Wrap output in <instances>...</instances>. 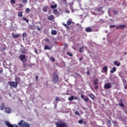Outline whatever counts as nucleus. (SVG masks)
Segmentation results:
<instances>
[{"label": "nucleus", "instance_id": "1", "mask_svg": "<svg viewBox=\"0 0 127 127\" xmlns=\"http://www.w3.org/2000/svg\"><path fill=\"white\" fill-rule=\"evenodd\" d=\"M21 127H30V125L23 120H21L17 124Z\"/></svg>", "mask_w": 127, "mask_h": 127}, {"label": "nucleus", "instance_id": "2", "mask_svg": "<svg viewBox=\"0 0 127 127\" xmlns=\"http://www.w3.org/2000/svg\"><path fill=\"white\" fill-rule=\"evenodd\" d=\"M57 127H69L68 125L64 122H57L55 123Z\"/></svg>", "mask_w": 127, "mask_h": 127}, {"label": "nucleus", "instance_id": "3", "mask_svg": "<svg viewBox=\"0 0 127 127\" xmlns=\"http://www.w3.org/2000/svg\"><path fill=\"white\" fill-rule=\"evenodd\" d=\"M53 81L54 82V83H56L58 81H59V76H58V75H57V73L56 72H53Z\"/></svg>", "mask_w": 127, "mask_h": 127}, {"label": "nucleus", "instance_id": "4", "mask_svg": "<svg viewBox=\"0 0 127 127\" xmlns=\"http://www.w3.org/2000/svg\"><path fill=\"white\" fill-rule=\"evenodd\" d=\"M19 58L23 63H26L27 62V59H26L25 55L20 54Z\"/></svg>", "mask_w": 127, "mask_h": 127}, {"label": "nucleus", "instance_id": "5", "mask_svg": "<svg viewBox=\"0 0 127 127\" xmlns=\"http://www.w3.org/2000/svg\"><path fill=\"white\" fill-rule=\"evenodd\" d=\"M8 85H9L10 87H13V88H17L18 82L17 81H8Z\"/></svg>", "mask_w": 127, "mask_h": 127}, {"label": "nucleus", "instance_id": "6", "mask_svg": "<svg viewBox=\"0 0 127 127\" xmlns=\"http://www.w3.org/2000/svg\"><path fill=\"white\" fill-rule=\"evenodd\" d=\"M67 24H65V23H63V25L65 27L66 29V30H70V27L68 25H71V24L72 23V21L71 20H68L66 22Z\"/></svg>", "mask_w": 127, "mask_h": 127}, {"label": "nucleus", "instance_id": "7", "mask_svg": "<svg viewBox=\"0 0 127 127\" xmlns=\"http://www.w3.org/2000/svg\"><path fill=\"white\" fill-rule=\"evenodd\" d=\"M4 110H5V113H6V114H11V109L10 108L5 107Z\"/></svg>", "mask_w": 127, "mask_h": 127}, {"label": "nucleus", "instance_id": "8", "mask_svg": "<svg viewBox=\"0 0 127 127\" xmlns=\"http://www.w3.org/2000/svg\"><path fill=\"white\" fill-rule=\"evenodd\" d=\"M104 87L105 89H111L112 88V84H111V83H107L104 85Z\"/></svg>", "mask_w": 127, "mask_h": 127}, {"label": "nucleus", "instance_id": "9", "mask_svg": "<svg viewBox=\"0 0 127 127\" xmlns=\"http://www.w3.org/2000/svg\"><path fill=\"white\" fill-rule=\"evenodd\" d=\"M116 29H121L122 28H125L126 27H127V26H126V25H117L116 26Z\"/></svg>", "mask_w": 127, "mask_h": 127}, {"label": "nucleus", "instance_id": "10", "mask_svg": "<svg viewBox=\"0 0 127 127\" xmlns=\"http://www.w3.org/2000/svg\"><path fill=\"white\" fill-rule=\"evenodd\" d=\"M5 125L8 127H14V126H13L12 124H10V123L8 121L5 122Z\"/></svg>", "mask_w": 127, "mask_h": 127}, {"label": "nucleus", "instance_id": "11", "mask_svg": "<svg viewBox=\"0 0 127 127\" xmlns=\"http://www.w3.org/2000/svg\"><path fill=\"white\" fill-rule=\"evenodd\" d=\"M53 13L54 14H56V15H58V14H59V12L58 11V10H57V9H54L53 10Z\"/></svg>", "mask_w": 127, "mask_h": 127}, {"label": "nucleus", "instance_id": "12", "mask_svg": "<svg viewBox=\"0 0 127 127\" xmlns=\"http://www.w3.org/2000/svg\"><path fill=\"white\" fill-rule=\"evenodd\" d=\"M11 36H12L13 38H18V37H19V35L15 34L14 33H12L11 34Z\"/></svg>", "mask_w": 127, "mask_h": 127}, {"label": "nucleus", "instance_id": "13", "mask_svg": "<svg viewBox=\"0 0 127 127\" xmlns=\"http://www.w3.org/2000/svg\"><path fill=\"white\" fill-rule=\"evenodd\" d=\"M5 105H4V103H1L0 105V110H1V111H3L4 108H5Z\"/></svg>", "mask_w": 127, "mask_h": 127}, {"label": "nucleus", "instance_id": "14", "mask_svg": "<svg viewBox=\"0 0 127 127\" xmlns=\"http://www.w3.org/2000/svg\"><path fill=\"white\" fill-rule=\"evenodd\" d=\"M48 19L50 21H52L54 19V16L53 15H51L48 17Z\"/></svg>", "mask_w": 127, "mask_h": 127}, {"label": "nucleus", "instance_id": "15", "mask_svg": "<svg viewBox=\"0 0 127 127\" xmlns=\"http://www.w3.org/2000/svg\"><path fill=\"white\" fill-rule=\"evenodd\" d=\"M42 10L44 11V12H47V10H48V6H45L43 7Z\"/></svg>", "mask_w": 127, "mask_h": 127}, {"label": "nucleus", "instance_id": "16", "mask_svg": "<svg viewBox=\"0 0 127 127\" xmlns=\"http://www.w3.org/2000/svg\"><path fill=\"white\" fill-rule=\"evenodd\" d=\"M20 52L23 54H25L26 53V50L25 49H20Z\"/></svg>", "mask_w": 127, "mask_h": 127}, {"label": "nucleus", "instance_id": "17", "mask_svg": "<svg viewBox=\"0 0 127 127\" xmlns=\"http://www.w3.org/2000/svg\"><path fill=\"white\" fill-rule=\"evenodd\" d=\"M93 83L94 84V85H97L99 84V79L98 78L95 79Z\"/></svg>", "mask_w": 127, "mask_h": 127}, {"label": "nucleus", "instance_id": "18", "mask_svg": "<svg viewBox=\"0 0 127 127\" xmlns=\"http://www.w3.org/2000/svg\"><path fill=\"white\" fill-rule=\"evenodd\" d=\"M85 31L86 32H92V28H90V27H87L85 29Z\"/></svg>", "mask_w": 127, "mask_h": 127}, {"label": "nucleus", "instance_id": "19", "mask_svg": "<svg viewBox=\"0 0 127 127\" xmlns=\"http://www.w3.org/2000/svg\"><path fill=\"white\" fill-rule=\"evenodd\" d=\"M45 50H50L51 49V47L49 46L46 45L44 47Z\"/></svg>", "mask_w": 127, "mask_h": 127}, {"label": "nucleus", "instance_id": "20", "mask_svg": "<svg viewBox=\"0 0 127 127\" xmlns=\"http://www.w3.org/2000/svg\"><path fill=\"white\" fill-rule=\"evenodd\" d=\"M52 35H56L57 34V31L54 30L51 31Z\"/></svg>", "mask_w": 127, "mask_h": 127}, {"label": "nucleus", "instance_id": "21", "mask_svg": "<svg viewBox=\"0 0 127 127\" xmlns=\"http://www.w3.org/2000/svg\"><path fill=\"white\" fill-rule=\"evenodd\" d=\"M114 65H116L117 67H119L121 65V63H118V62L117 61H114Z\"/></svg>", "mask_w": 127, "mask_h": 127}, {"label": "nucleus", "instance_id": "22", "mask_svg": "<svg viewBox=\"0 0 127 127\" xmlns=\"http://www.w3.org/2000/svg\"><path fill=\"white\" fill-rule=\"evenodd\" d=\"M120 102L121 103L119 104V106H120V107H122V108L125 107V105L123 103V99H120Z\"/></svg>", "mask_w": 127, "mask_h": 127}, {"label": "nucleus", "instance_id": "23", "mask_svg": "<svg viewBox=\"0 0 127 127\" xmlns=\"http://www.w3.org/2000/svg\"><path fill=\"white\" fill-rule=\"evenodd\" d=\"M89 97L92 99V100H94L95 99V96L93 93H90L89 94Z\"/></svg>", "mask_w": 127, "mask_h": 127}, {"label": "nucleus", "instance_id": "24", "mask_svg": "<svg viewBox=\"0 0 127 127\" xmlns=\"http://www.w3.org/2000/svg\"><path fill=\"white\" fill-rule=\"evenodd\" d=\"M117 71V68H116V67H113L112 69L110 71L111 73H115Z\"/></svg>", "mask_w": 127, "mask_h": 127}, {"label": "nucleus", "instance_id": "25", "mask_svg": "<svg viewBox=\"0 0 127 127\" xmlns=\"http://www.w3.org/2000/svg\"><path fill=\"white\" fill-rule=\"evenodd\" d=\"M103 70L104 72H108V66H105L103 67Z\"/></svg>", "mask_w": 127, "mask_h": 127}, {"label": "nucleus", "instance_id": "26", "mask_svg": "<svg viewBox=\"0 0 127 127\" xmlns=\"http://www.w3.org/2000/svg\"><path fill=\"white\" fill-rule=\"evenodd\" d=\"M68 101H73L74 100V96L73 95H71L70 97L68 98Z\"/></svg>", "mask_w": 127, "mask_h": 127}, {"label": "nucleus", "instance_id": "27", "mask_svg": "<svg viewBox=\"0 0 127 127\" xmlns=\"http://www.w3.org/2000/svg\"><path fill=\"white\" fill-rule=\"evenodd\" d=\"M21 80L20 77H18L17 76L15 77V81L20 82Z\"/></svg>", "mask_w": 127, "mask_h": 127}, {"label": "nucleus", "instance_id": "28", "mask_svg": "<svg viewBox=\"0 0 127 127\" xmlns=\"http://www.w3.org/2000/svg\"><path fill=\"white\" fill-rule=\"evenodd\" d=\"M21 19L22 21L24 20L25 21H26L27 23H28V22H29V20L27 19L26 18H25V17H23Z\"/></svg>", "mask_w": 127, "mask_h": 127}, {"label": "nucleus", "instance_id": "29", "mask_svg": "<svg viewBox=\"0 0 127 127\" xmlns=\"http://www.w3.org/2000/svg\"><path fill=\"white\" fill-rule=\"evenodd\" d=\"M18 16L19 17H22V11L18 12Z\"/></svg>", "mask_w": 127, "mask_h": 127}, {"label": "nucleus", "instance_id": "30", "mask_svg": "<svg viewBox=\"0 0 127 127\" xmlns=\"http://www.w3.org/2000/svg\"><path fill=\"white\" fill-rule=\"evenodd\" d=\"M50 7L51 8H56V7H57V4H55V5H51Z\"/></svg>", "mask_w": 127, "mask_h": 127}, {"label": "nucleus", "instance_id": "31", "mask_svg": "<svg viewBox=\"0 0 127 127\" xmlns=\"http://www.w3.org/2000/svg\"><path fill=\"white\" fill-rule=\"evenodd\" d=\"M83 101H84V102H85V103H88V102H89V99L88 97H87V98H84L83 99Z\"/></svg>", "mask_w": 127, "mask_h": 127}, {"label": "nucleus", "instance_id": "32", "mask_svg": "<svg viewBox=\"0 0 127 127\" xmlns=\"http://www.w3.org/2000/svg\"><path fill=\"white\" fill-rule=\"evenodd\" d=\"M83 49H84V47H83V46L79 48V52L80 53H82V52H83V51H84V50H83Z\"/></svg>", "mask_w": 127, "mask_h": 127}, {"label": "nucleus", "instance_id": "33", "mask_svg": "<svg viewBox=\"0 0 127 127\" xmlns=\"http://www.w3.org/2000/svg\"><path fill=\"white\" fill-rule=\"evenodd\" d=\"M25 11L26 13H28L29 12H30V9H29V8H27L25 9Z\"/></svg>", "mask_w": 127, "mask_h": 127}, {"label": "nucleus", "instance_id": "34", "mask_svg": "<svg viewBox=\"0 0 127 127\" xmlns=\"http://www.w3.org/2000/svg\"><path fill=\"white\" fill-rule=\"evenodd\" d=\"M22 36L24 38L27 36V34H26V33H23L22 35Z\"/></svg>", "mask_w": 127, "mask_h": 127}, {"label": "nucleus", "instance_id": "35", "mask_svg": "<svg viewBox=\"0 0 127 127\" xmlns=\"http://www.w3.org/2000/svg\"><path fill=\"white\" fill-rule=\"evenodd\" d=\"M55 100L57 102H60V98L58 97H56Z\"/></svg>", "mask_w": 127, "mask_h": 127}, {"label": "nucleus", "instance_id": "36", "mask_svg": "<svg viewBox=\"0 0 127 127\" xmlns=\"http://www.w3.org/2000/svg\"><path fill=\"white\" fill-rule=\"evenodd\" d=\"M110 28H114L115 27H116V25L114 24V25H111L109 26Z\"/></svg>", "mask_w": 127, "mask_h": 127}, {"label": "nucleus", "instance_id": "37", "mask_svg": "<svg viewBox=\"0 0 127 127\" xmlns=\"http://www.w3.org/2000/svg\"><path fill=\"white\" fill-rule=\"evenodd\" d=\"M10 3H13V4H15V0H10Z\"/></svg>", "mask_w": 127, "mask_h": 127}, {"label": "nucleus", "instance_id": "38", "mask_svg": "<svg viewBox=\"0 0 127 127\" xmlns=\"http://www.w3.org/2000/svg\"><path fill=\"white\" fill-rule=\"evenodd\" d=\"M50 60L51 61H52V62H54V61H55V59L54 57H52L51 58Z\"/></svg>", "mask_w": 127, "mask_h": 127}, {"label": "nucleus", "instance_id": "39", "mask_svg": "<svg viewBox=\"0 0 127 127\" xmlns=\"http://www.w3.org/2000/svg\"><path fill=\"white\" fill-rule=\"evenodd\" d=\"M66 55H69L70 57H72V56H73V55H72V54L69 53V52H67Z\"/></svg>", "mask_w": 127, "mask_h": 127}, {"label": "nucleus", "instance_id": "40", "mask_svg": "<svg viewBox=\"0 0 127 127\" xmlns=\"http://www.w3.org/2000/svg\"><path fill=\"white\" fill-rule=\"evenodd\" d=\"M75 115H77V116H79V117H80V113H79V111H78L75 112Z\"/></svg>", "mask_w": 127, "mask_h": 127}, {"label": "nucleus", "instance_id": "41", "mask_svg": "<svg viewBox=\"0 0 127 127\" xmlns=\"http://www.w3.org/2000/svg\"><path fill=\"white\" fill-rule=\"evenodd\" d=\"M34 52L36 53V54H37L38 53V51H37V49L36 48H35L34 49Z\"/></svg>", "mask_w": 127, "mask_h": 127}, {"label": "nucleus", "instance_id": "42", "mask_svg": "<svg viewBox=\"0 0 127 127\" xmlns=\"http://www.w3.org/2000/svg\"><path fill=\"white\" fill-rule=\"evenodd\" d=\"M22 2L23 3H27V0H22Z\"/></svg>", "mask_w": 127, "mask_h": 127}, {"label": "nucleus", "instance_id": "43", "mask_svg": "<svg viewBox=\"0 0 127 127\" xmlns=\"http://www.w3.org/2000/svg\"><path fill=\"white\" fill-rule=\"evenodd\" d=\"M80 98H81V99H83V100L85 99V96L84 95H83V94H81V95H80Z\"/></svg>", "mask_w": 127, "mask_h": 127}, {"label": "nucleus", "instance_id": "44", "mask_svg": "<svg viewBox=\"0 0 127 127\" xmlns=\"http://www.w3.org/2000/svg\"><path fill=\"white\" fill-rule=\"evenodd\" d=\"M108 124L110 125V126H112V123L111 122L110 120H108Z\"/></svg>", "mask_w": 127, "mask_h": 127}, {"label": "nucleus", "instance_id": "45", "mask_svg": "<svg viewBox=\"0 0 127 127\" xmlns=\"http://www.w3.org/2000/svg\"><path fill=\"white\" fill-rule=\"evenodd\" d=\"M78 123L80 124V125L83 124V120H80L79 121H78Z\"/></svg>", "mask_w": 127, "mask_h": 127}, {"label": "nucleus", "instance_id": "46", "mask_svg": "<svg viewBox=\"0 0 127 127\" xmlns=\"http://www.w3.org/2000/svg\"><path fill=\"white\" fill-rule=\"evenodd\" d=\"M57 87L54 86L53 87H52L51 89L53 91L54 90H55V89H57Z\"/></svg>", "mask_w": 127, "mask_h": 127}, {"label": "nucleus", "instance_id": "47", "mask_svg": "<svg viewBox=\"0 0 127 127\" xmlns=\"http://www.w3.org/2000/svg\"><path fill=\"white\" fill-rule=\"evenodd\" d=\"M94 89H95V90H97V89H99V86L97 85L95 86L94 87Z\"/></svg>", "mask_w": 127, "mask_h": 127}, {"label": "nucleus", "instance_id": "48", "mask_svg": "<svg viewBox=\"0 0 127 127\" xmlns=\"http://www.w3.org/2000/svg\"><path fill=\"white\" fill-rule=\"evenodd\" d=\"M19 7H23V4H19Z\"/></svg>", "mask_w": 127, "mask_h": 127}, {"label": "nucleus", "instance_id": "49", "mask_svg": "<svg viewBox=\"0 0 127 127\" xmlns=\"http://www.w3.org/2000/svg\"><path fill=\"white\" fill-rule=\"evenodd\" d=\"M38 78H39L38 75H36L35 77V79H36V80H37V81H38Z\"/></svg>", "mask_w": 127, "mask_h": 127}, {"label": "nucleus", "instance_id": "50", "mask_svg": "<svg viewBox=\"0 0 127 127\" xmlns=\"http://www.w3.org/2000/svg\"><path fill=\"white\" fill-rule=\"evenodd\" d=\"M37 30H39V31H40L41 30V28H39V26L37 27Z\"/></svg>", "mask_w": 127, "mask_h": 127}, {"label": "nucleus", "instance_id": "51", "mask_svg": "<svg viewBox=\"0 0 127 127\" xmlns=\"http://www.w3.org/2000/svg\"><path fill=\"white\" fill-rule=\"evenodd\" d=\"M45 41H46L47 42H50V41H49V39H46V40H45Z\"/></svg>", "mask_w": 127, "mask_h": 127}, {"label": "nucleus", "instance_id": "52", "mask_svg": "<svg viewBox=\"0 0 127 127\" xmlns=\"http://www.w3.org/2000/svg\"><path fill=\"white\" fill-rule=\"evenodd\" d=\"M23 68H25V67H26V64H25V63H24V64H23Z\"/></svg>", "mask_w": 127, "mask_h": 127}, {"label": "nucleus", "instance_id": "53", "mask_svg": "<svg viewBox=\"0 0 127 127\" xmlns=\"http://www.w3.org/2000/svg\"><path fill=\"white\" fill-rule=\"evenodd\" d=\"M73 99L74 100H78V98H77V97H76V96L73 97Z\"/></svg>", "mask_w": 127, "mask_h": 127}, {"label": "nucleus", "instance_id": "54", "mask_svg": "<svg viewBox=\"0 0 127 127\" xmlns=\"http://www.w3.org/2000/svg\"><path fill=\"white\" fill-rule=\"evenodd\" d=\"M66 12L67 13H69V12H70V10H66Z\"/></svg>", "mask_w": 127, "mask_h": 127}, {"label": "nucleus", "instance_id": "55", "mask_svg": "<svg viewBox=\"0 0 127 127\" xmlns=\"http://www.w3.org/2000/svg\"><path fill=\"white\" fill-rule=\"evenodd\" d=\"M86 73H87L88 75H90V71H87L86 72Z\"/></svg>", "mask_w": 127, "mask_h": 127}, {"label": "nucleus", "instance_id": "56", "mask_svg": "<svg viewBox=\"0 0 127 127\" xmlns=\"http://www.w3.org/2000/svg\"><path fill=\"white\" fill-rule=\"evenodd\" d=\"M81 60H83V58L82 57L79 58V61H81Z\"/></svg>", "mask_w": 127, "mask_h": 127}, {"label": "nucleus", "instance_id": "57", "mask_svg": "<svg viewBox=\"0 0 127 127\" xmlns=\"http://www.w3.org/2000/svg\"><path fill=\"white\" fill-rule=\"evenodd\" d=\"M2 72H3V70H0V74H1V73H2Z\"/></svg>", "mask_w": 127, "mask_h": 127}, {"label": "nucleus", "instance_id": "58", "mask_svg": "<svg viewBox=\"0 0 127 127\" xmlns=\"http://www.w3.org/2000/svg\"><path fill=\"white\" fill-rule=\"evenodd\" d=\"M100 21V22H104V20H103V19H101Z\"/></svg>", "mask_w": 127, "mask_h": 127}, {"label": "nucleus", "instance_id": "59", "mask_svg": "<svg viewBox=\"0 0 127 127\" xmlns=\"http://www.w3.org/2000/svg\"><path fill=\"white\" fill-rule=\"evenodd\" d=\"M14 127H18V126H17V125H14Z\"/></svg>", "mask_w": 127, "mask_h": 127}, {"label": "nucleus", "instance_id": "60", "mask_svg": "<svg viewBox=\"0 0 127 127\" xmlns=\"http://www.w3.org/2000/svg\"><path fill=\"white\" fill-rule=\"evenodd\" d=\"M127 52H125V53H124V55H127Z\"/></svg>", "mask_w": 127, "mask_h": 127}, {"label": "nucleus", "instance_id": "61", "mask_svg": "<svg viewBox=\"0 0 127 127\" xmlns=\"http://www.w3.org/2000/svg\"><path fill=\"white\" fill-rule=\"evenodd\" d=\"M28 66H29V67H31V65L29 64H28Z\"/></svg>", "mask_w": 127, "mask_h": 127}, {"label": "nucleus", "instance_id": "62", "mask_svg": "<svg viewBox=\"0 0 127 127\" xmlns=\"http://www.w3.org/2000/svg\"><path fill=\"white\" fill-rule=\"evenodd\" d=\"M125 113L126 114V115H127V110L125 111Z\"/></svg>", "mask_w": 127, "mask_h": 127}, {"label": "nucleus", "instance_id": "63", "mask_svg": "<svg viewBox=\"0 0 127 127\" xmlns=\"http://www.w3.org/2000/svg\"><path fill=\"white\" fill-rule=\"evenodd\" d=\"M1 99V98L0 97V100Z\"/></svg>", "mask_w": 127, "mask_h": 127}, {"label": "nucleus", "instance_id": "64", "mask_svg": "<svg viewBox=\"0 0 127 127\" xmlns=\"http://www.w3.org/2000/svg\"><path fill=\"white\" fill-rule=\"evenodd\" d=\"M125 127H127V126H126Z\"/></svg>", "mask_w": 127, "mask_h": 127}]
</instances>
